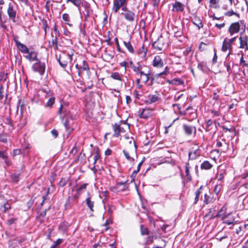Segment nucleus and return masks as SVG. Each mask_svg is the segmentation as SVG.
Segmentation results:
<instances>
[{"mask_svg": "<svg viewBox=\"0 0 248 248\" xmlns=\"http://www.w3.org/2000/svg\"><path fill=\"white\" fill-rule=\"evenodd\" d=\"M240 23L242 24L241 21L233 22L230 25L228 30V32L230 36H232L239 32L240 30Z\"/></svg>", "mask_w": 248, "mask_h": 248, "instance_id": "nucleus-1", "label": "nucleus"}, {"mask_svg": "<svg viewBox=\"0 0 248 248\" xmlns=\"http://www.w3.org/2000/svg\"><path fill=\"white\" fill-rule=\"evenodd\" d=\"M32 68L35 72H37L42 75L45 72V64L38 60L32 65Z\"/></svg>", "mask_w": 248, "mask_h": 248, "instance_id": "nucleus-2", "label": "nucleus"}, {"mask_svg": "<svg viewBox=\"0 0 248 248\" xmlns=\"http://www.w3.org/2000/svg\"><path fill=\"white\" fill-rule=\"evenodd\" d=\"M72 54L68 53L62 56H60L59 59V62L61 66L64 68L67 65L68 62L72 61Z\"/></svg>", "mask_w": 248, "mask_h": 248, "instance_id": "nucleus-3", "label": "nucleus"}, {"mask_svg": "<svg viewBox=\"0 0 248 248\" xmlns=\"http://www.w3.org/2000/svg\"><path fill=\"white\" fill-rule=\"evenodd\" d=\"M129 0H114L112 11L114 13H117L118 10L124 6L127 5V2Z\"/></svg>", "mask_w": 248, "mask_h": 248, "instance_id": "nucleus-4", "label": "nucleus"}, {"mask_svg": "<svg viewBox=\"0 0 248 248\" xmlns=\"http://www.w3.org/2000/svg\"><path fill=\"white\" fill-rule=\"evenodd\" d=\"M200 155L199 147L197 145L193 146L190 150L188 156L190 159H195Z\"/></svg>", "mask_w": 248, "mask_h": 248, "instance_id": "nucleus-5", "label": "nucleus"}, {"mask_svg": "<svg viewBox=\"0 0 248 248\" xmlns=\"http://www.w3.org/2000/svg\"><path fill=\"white\" fill-rule=\"evenodd\" d=\"M164 65V62L160 56L156 55L153 61V66L157 68H161Z\"/></svg>", "mask_w": 248, "mask_h": 248, "instance_id": "nucleus-6", "label": "nucleus"}, {"mask_svg": "<svg viewBox=\"0 0 248 248\" xmlns=\"http://www.w3.org/2000/svg\"><path fill=\"white\" fill-rule=\"evenodd\" d=\"M154 109L150 108H145L142 109V111L139 114L140 117L141 118L147 119L152 115Z\"/></svg>", "mask_w": 248, "mask_h": 248, "instance_id": "nucleus-7", "label": "nucleus"}, {"mask_svg": "<svg viewBox=\"0 0 248 248\" xmlns=\"http://www.w3.org/2000/svg\"><path fill=\"white\" fill-rule=\"evenodd\" d=\"M183 127L185 133L187 135H191L192 134V133H193L194 135L196 134V129L195 126L186 124H184Z\"/></svg>", "mask_w": 248, "mask_h": 248, "instance_id": "nucleus-8", "label": "nucleus"}, {"mask_svg": "<svg viewBox=\"0 0 248 248\" xmlns=\"http://www.w3.org/2000/svg\"><path fill=\"white\" fill-rule=\"evenodd\" d=\"M122 15H124V18L128 21L132 23L135 18V14L131 11H126L125 13H122Z\"/></svg>", "mask_w": 248, "mask_h": 248, "instance_id": "nucleus-9", "label": "nucleus"}, {"mask_svg": "<svg viewBox=\"0 0 248 248\" xmlns=\"http://www.w3.org/2000/svg\"><path fill=\"white\" fill-rule=\"evenodd\" d=\"M240 48L247 50L248 46V37L246 35H243L239 37Z\"/></svg>", "mask_w": 248, "mask_h": 248, "instance_id": "nucleus-10", "label": "nucleus"}, {"mask_svg": "<svg viewBox=\"0 0 248 248\" xmlns=\"http://www.w3.org/2000/svg\"><path fill=\"white\" fill-rule=\"evenodd\" d=\"M26 54L27 55L25 56V57L30 62H36L38 60L37 57V54L36 52L34 51H29V52Z\"/></svg>", "mask_w": 248, "mask_h": 248, "instance_id": "nucleus-11", "label": "nucleus"}, {"mask_svg": "<svg viewBox=\"0 0 248 248\" xmlns=\"http://www.w3.org/2000/svg\"><path fill=\"white\" fill-rule=\"evenodd\" d=\"M227 50H229V52L227 55V56H229L232 50V46L227 41V39H225L222 43L221 50L223 52H226Z\"/></svg>", "mask_w": 248, "mask_h": 248, "instance_id": "nucleus-12", "label": "nucleus"}, {"mask_svg": "<svg viewBox=\"0 0 248 248\" xmlns=\"http://www.w3.org/2000/svg\"><path fill=\"white\" fill-rule=\"evenodd\" d=\"M115 188L117 192L123 191L128 188V185L126 182H118Z\"/></svg>", "mask_w": 248, "mask_h": 248, "instance_id": "nucleus-13", "label": "nucleus"}, {"mask_svg": "<svg viewBox=\"0 0 248 248\" xmlns=\"http://www.w3.org/2000/svg\"><path fill=\"white\" fill-rule=\"evenodd\" d=\"M23 239H15L10 241L9 243V248H19V244L24 241Z\"/></svg>", "mask_w": 248, "mask_h": 248, "instance_id": "nucleus-14", "label": "nucleus"}, {"mask_svg": "<svg viewBox=\"0 0 248 248\" xmlns=\"http://www.w3.org/2000/svg\"><path fill=\"white\" fill-rule=\"evenodd\" d=\"M16 43L17 47L20 50L22 53L26 54L29 52V49L25 45L17 41H16Z\"/></svg>", "mask_w": 248, "mask_h": 248, "instance_id": "nucleus-15", "label": "nucleus"}, {"mask_svg": "<svg viewBox=\"0 0 248 248\" xmlns=\"http://www.w3.org/2000/svg\"><path fill=\"white\" fill-rule=\"evenodd\" d=\"M172 10L174 12H182L184 10V5L180 2L176 1L173 4Z\"/></svg>", "mask_w": 248, "mask_h": 248, "instance_id": "nucleus-16", "label": "nucleus"}, {"mask_svg": "<svg viewBox=\"0 0 248 248\" xmlns=\"http://www.w3.org/2000/svg\"><path fill=\"white\" fill-rule=\"evenodd\" d=\"M230 216V214H228L226 216H224L222 217V219L224 220L223 222L228 225H234L236 221L232 217L228 219V217H229Z\"/></svg>", "mask_w": 248, "mask_h": 248, "instance_id": "nucleus-17", "label": "nucleus"}, {"mask_svg": "<svg viewBox=\"0 0 248 248\" xmlns=\"http://www.w3.org/2000/svg\"><path fill=\"white\" fill-rule=\"evenodd\" d=\"M159 98L157 95H152L149 96L148 99L146 100V103L148 104H150L153 103H155L158 101Z\"/></svg>", "mask_w": 248, "mask_h": 248, "instance_id": "nucleus-18", "label": "nucleus"}, {"mask_svg": "<svg viewBox=\"0 0 248 248\" xmlns=\"http://www.w3.org/2000/svg\"><path fill=\"white\" fill-rule=\"evenodd\" d=\"M150 74L151 70L150 68L148 66H146L145 67H143L142 71H141L138 75H140V77L143 76H149Z\"/></svg>", "mask_w": 248, "mask_h": 248, "instance_id": "nucleus-19", "label": "nucleus"}, {"mask_svg": "<svg viewBox=\"0 0 248 248\" xmlns=\"http://www.w3.org/2000/svg\"><path fill=\"white\" fill-rule=\"evenodd\" d=\"M146 65L138 64V66L133 65L132 69L133 71L136 73L137 75H138L141 71L143 68V67H145Z\"/></svg>", "mask_w": 248, "mask_h": 248, "instance_id": "nucleus-20", "label": "nucleus"}, {"mask_svg": "<svg viewBox=\"0 0 248 248\" xmlns=\"http://www.w3.org/2000/svg\"><path fill=\"white\" fill-rule=\"evenodd\" d=\"M193 23L199 29L202 27V24L201 20L198 17H195L192 19Z\"/></svg>", "mask_w": 248, "mask_h": 248, "instance_id": "nucleus-21", "label": "nucleus"}, {"mask_svg": "<svg viewBox=\"0 0 248 248\" xmlns=\"http://www.w3.org/2000/svg\"><path fill=\"white\" fill-rule=\"evenodd\" d=\"M86 202L91 211H93V207L94 206V202L91 201L90 197L86 198Z\"/></svg>", "mask_w": 248, "mask_h": 248, "instance_id": "nucleus-22", "label": "nucleus"}, {"mask_svg": "<svg viewBox=\"0 0 248 248\" xmlns=\"http://www.w3.org/2000/svg\"><path fill=\"white\" fill-rule=\"evenodd\" d=\"M212 167V165L209 163V161H204L201 166L202 169L209 170Z\"/></svg>", "mask_w": 248, "mask_h": 248, "instance_id": "nucleus-23", "label": "nucleus"}, {"mask_svg": "<svg viewBox=\"0 0 248 248\" xmlns=\"http://www.w3.org/2000/svg\"><path fill=\"white\" fill-rule=\"evenodd\" d=\"M113 129L114 131V135L117 137H118L121 133V126L117 124H115L113 125Z\"/></svg>", "mask_w": 248, "mask_h": 248, "instance_id": "nucleus-24", "label": "nucleus"}, {"mask_svg": "<svg viewBox=\"0 0 248 248\" xmlns=\"http://www.w3.org/2000/svg\"><path fill=\"white\" fill-rule=\"evenodd\" d=\"M124 44L130 52L134 53V48L130 42L124 41Z\"/></svg>", "mask_w": 248, "mask_h": 248, "instance_id": "nucleus-25", "label": "nucleus"}, {"mask_svg": "<svg viewBox=\"0 0 248 248\" xmlns=\"http://www.w3.org/2000/svg\"><path fill=\"white\" fill-rule=\"evenodd\" d=\"M8 14L9 16L11 18H15L16 17V12L13 10L12 6H11L10 5H9V8L8 9Z\"/></svg>", "mask_w": 248, "mask_h": 248, "instance_id": "nucleus-26", "label": "nucleus"}, {"mask_svg": "<svg viewBox=\"0 0 248 248\" xmlns=\"http://www.w3.org/2000/svg\"><path fill=\"white\" fill-rule=\"evenodd\" d=\"M217 146L218 147H223L224 151H225L228 149V145L225 141L222 142L220 141H217Z\"/></svg>", "mask_w": 248, "mask_h": 248, "instance_id": "nucleus-27", "label": "nucleus"}, {"mask_svg": "<svg viewBox=\"0 0 248 248\" xmlns=\"http://www.w3.org/2000/svg\"><path fill=\"white\" fill-rule=\"evenodd\" d=\"M188 165H189V164H188V163L186 164L185 171H186V176L187 178V179L190 181L191 179V176L190 175V173H189V167Z\"/></svg>", "mask_w": 248, "mask_h": 248, "instance_id": "nucleus-28", "label": "nucleus"}, {"mask_svg": "<svg viewBox=\"0 0 248 248\" xmlns=\"http://www.w3.org/2000/svg\"><path fill=\"white\" fill-rule=\"evenodd\" d=\"M110 77L114 79L119 80L121 81V76L118 72H115L111 74Z\"/></svg>", "mask_w": 248, "mask_h": 248, "instance_id": "nucleus-29", "label": "nucleus"}, {"mask_svg": "<svg viewBox=\"0 0 248 248\" xmlns=\"http://www.w3.org/2000/svg\"><path fill=\"white\" fill-rule=\"evenodd\" d=\"M225 210H226V208L224 206L219 211V212H218L217 215L216 216V217H221V216L224 217V216H225L224 215V212H225Z\"/></svg>", "mask_w": 248, "mask_h": 248, "instance_id": "nucleus-30", "label": "nucleus"}, {"mask_svg": "<svg viewBox=\"0 0 248 248\" xmlns=\"http://www.w3.org/2000/svg\"><path fill=\"white\" fill-rule=\"evenodd\" d=\"M123 153L124 154V155L125 156V157H126V158L130 162H133L134 160V159L132 157H131L130 155H129V154L128 152H127L125 150H124L123 151Z\"/></svg>", "mask_w": 248, "mask_h": 248, "instance_id": "nucleus-31", "label": "nucleus"}, {"mask_svg": "<svg viewBox=\"0 0 248 248\" xmlns=\"http://www.w3.org/2000/svg\"><path fill=\"white\" fill-rule=\"evenodd\" d=\"M233 15L236 16L238 17H239V14H237L236 13L234 12L233 11V10H229V11H227V12L225 13V14H224L225 16H231Z\"/></svg>", "mask_w": 248, "mask_h": 248, "instance_id": "nucleus-32", "label": "nucleus"}, {"mask_svg": "<svg viewBox=\"0 0 248 248\" xmlns=\"http://www.w3.org/2000/svg\"><path fill=\"white\" fill-rule=\"evenodd\" d=\"M159 43L160 41L158 40L157 41L154 42L153 44V46L155 48L157 49L158 50H162L163 47L161 46H159Z\"/></svg>", "mask_w": 248, "mask_h": 248, "instance_id": "nucleus-33", "label": "nucleus"}, {"mask_svg": "<svg viewBox=\"0 0 248 248\" xmlns=\"http://www.w3.org/2000/svg\"><path fill=\"white\" fill-rule=\"evenodd\" d=\"M140 232L141 235H146L148 233V229L143 225L140 226Z\"/></svg>", "mask_w": 248, "mask_h": 248, "instance_id": "nucleus-34", "label": "nucleus"}, {"mask_svg": "<svg viewBox=\"0 0 248 248\" xmlns=\"http://www.w3.org/2000/svg\"><path fill=\"white\" fill-rule=\"evenodd\" d=\"M8 141L7 137L5 135L1 134L0 135V142L3 143H7Z\"/></svg>", "mask_w": 248, "mask_h": 248, "instance_id": "nucleus-35", "label": "nucleus"}, {"mask_svg": "<svg viewBox=\"0 0 248 248\" xmlns=\"http://www.w3.org/2000/svg\"><path fill=\"white\" fill-rule=\"evenodd\" d=\"M55 102V98L54 97H51L46 103V106L51 107Z\"/></svg>", "mask_w": 248, "mask_h": 248, "instance_id": "nucleus-36", "label": "nucleus"}, {"mask_svg": "<svg viewBox=\"0 0 248 248\" xmlns=\"http://www.w3.org/2000/svg\"><path fill=\"white\" fill-rule=\"evenodd\" d=\"M146 49L143 46L142 47V50L139 52V55L141 58H145L146 56Z\"/></svg>", "mask_w": 248, "mask_h": 248, "instance_id": "nucleus-37", "label": "nucleus"}, {"mask_svg": "<svg viewBox=\"0 0 248 248\" xmlns=\"http://www.w3.org/2000/svg\"><path fill=\"white\" fill-rule=\"evenodd\" d=\"M59 113L61 115V117H64L66 114V110H63V108L62 105L61 106V107L59 109Z\"/></svg>", "mask_w": 248, "mask_h": 248, "instance_id": "nucleus-38", "label": "nucleus"}, {"mask_svg": "<svg viewBox=\"0 0 248 248\" xmlns=\"http://www.w3.org/2000/svg\"><path fill=\"white\" fill-rule=\"evenodd\" d=\"M221 186L219 185H217L214 189V192L215 193H216L217 195L221 189Z\"/></svg>", "mask_w": 248, "mask_h": 248, "instance_id": "nucleus-39", "label": "nucleus"}, {"mask_svg": "<svg viewBox=\"0 0 248 248\" xmlns=\"http://www.w3.org/2000/svg\"><path fill=\"white\" fill-rule=\"evenodd\" d=\"M168 70H169L168 67L166 66L165 68V70L164 71L157 74V77H160L162 76L163 75H167L168 73Z\"/></svg>", "mask_w": 248, "mask_h": 248, "instance_id": "nucleus-40", "label": "nucleus"}, {"mask_svg": "<svg viewBox=\"0 0 248 248\" xmlns=\"http://www.w3.org/2000/svg\"><path fill=\"white\" fill-rule=\"evenodd\" d=\"M12 181L14 182H17L18 181L19 175L17 174H13L11 176Z\"/></svg>", "mask_w": 248, "mask_h": 248, "instance_id": "nucleus-41", "label": "nucleus"}, {"mask_svg": "<svg viewBox=\"0 0 248 248\" xmlns=\"http://www.w3.org/2000/svg\"><path fill=\"white\" fill-rule=\"evenodd\" d=\"M64 126L67 132H70L71 129L69 126V122L68 120H66L64 123Z\"/></svg>", "mask_w": 248, "mask_h": 248, "instance_id": "nucleus-42", "label": "nucleus"}, {"mask_svg": "<svg viewBox=\"0 0 248 248\" xmlns=\"http://www.w3.org/2000/svg\"><path fill=\"white\" fill-rule=\"evenodd\" d=\"M200 194H201V191H200V189H198L195 192L196 197L195 198V203H196L198 201L199 196H200Z\"/></svg>", "mask_w": 248, "mask_h": 248, "instance_id": "nucleus-43", "label": "nucleus"}, {"mask_svg": "<svg viewBox=\"0 0 248 248\" xmlns=\"http://www.w3.org/2000/svg\"><path fill=\"white\" fill-rule=\"evenodd\" d=\"M149 76H143L142 77H140V78L143 82L145 83L149 80Z\"/></svg>", "mask_w": 248, "mask_h": 248, "instance_id": "nucleus-44", "label": "nucleus"}, {"mask_svg": "<svg viewBox=\"0 0 248 248\" xmlns=\"http://www.w3.org/2000/svg\"><path fill=\"white\" fill-rule=\"evenodd\" d=\"M62 19L63 20H64L66 22H68L70 21V17L69 16V15L67 14H63L62 15Z\"/></svg>", "mask_w": 248, "mask_h": 248, "instance_id": "nucleus-45", "label": "nucleus"}, {"mask_svg": "<svg viewBox=\"0 0 248 248\" xmlns=\"http://www.w3.org/2000/svg\"><path fill=\"white\" fill-rule=\"evenodd\" d=\"M82 63H83V64L81 67V68L83 70L88 71L89 70V68L88 67V64L86 63L85 61H83Z\"/></svg>", "mask_w": 248, "mask_h": 248, "instance_id": "nucleus-46", "label": "nucleus"}, {"mask_svg": "<svg viewBox=\"0 0 248 248\" xmlns=\"http://www.w3.org/2000/svg\"><path fill=\"white\" fill-rule=\"evenodd\" d=\"M71 2L77 7H79L81 4L80 0H71Z\"/></svg>", "mask_w": 248, "mask_h": 248, "instance_id": "nucleus-47", "label": "nucleus"}, {"mask_svg": "<svg viewBox=\"0 0 248 248\" xmlns=\"http://www.w3.org/2000/svg\"><path fill=\"white\" fill-rule=\"evenodd\" d=\"M124 138L127 140V142L130 143V144H131L132 142L134 143V146L135 147V149H136V146H135V141H134V140L133 139V138H129L128 137H127V136H125L124 137Z\"/></svg>", "mask_w": 248, "mask_h": 248, "instance_id": "nucleus-48", "label": "nucleus"}, {"mask_svg": "<svg viewBox=\"0 0 248 248\" xmlns=\"http://www.w3.org/2000/svg\"><path fill=\"white\" fill-rule=\"evenodd\" d=\"M240 64H242L244 66H248V64L243 59V55H242V57L240 59Z\"/></svg>", "mask_w": 248, "mask_h": 248, "instance_id": "nucleus-49", "label": "nucleus"}, {"mask_svg": "<svg viewBox=\"0 0 248 248\" xmlns=\"http://www.w3.org/2000/svg\"><path fill=\"white\" fill-rule=\"evenodd\" d=\"M225 25V23H223L222 24H217V23H216L215 24V27H216L217 29H222V28H223Z\"/></svg>", "mask_w": 248, "mask_h": 248, "instance_id": "nucleus-50", "label": "nucleus"}, {"mask_svg": "<svg viewBox=\"0 0 248 248\" xmlns=\"http://www.w3.org/2000/svg\"><path fill=\"white\" fill-rule=\"evenodd\" d=\"M236 38V37H233L231 39H227V41L232 46V44L235 40Z\"/></svg>", "mask_w": 248, "mask_h": 248, "instance_id": "nucleus-51", "label": "nucleus"}, {"mask_svg": "<svg viewBox=\"0 0 248 248\" xmlns=\"http://www.w3.org/2000/svg\"><path fill=\"white\" fill-rule=\"evenodd\" d=\"M6 79V76L3 73L0 74V82L4 81Z\"/></svg>", "mask_w": 248, "mask_h": 248, "instance_id": "nucleus-52", "label": "nucleus"}, {"mask_svg": "<svg viewBox=\"0 0 248 248\" xmlns=\"http://www.w3.org/2000/svg\"><path fill=\"white\" fill-rule=\"evenodd\" d=\"M7 157V155L5 154L4 151H1L0 150V158L5 159Z\"/></svg>", "mask_w": 248, "mask_h": 248, "instance_id": "nucleus-53", "label": "nucleus"}, {"mask_svg": "<svg viewBox=\"0 0 248 248\" xmlns=\"http://www.w3.org/2000/svg\"><path fill=\"white\" fill-rule=\"evenodd\" d=\"M173 81L177 84H183V81L180 79H177V78L174 79Z\"/></svg>", "mask_w": 248, "mask_h": 248, "instance_id": "nucleus-54", "label": "nucleus"}, {"mask_svg": "<svg viewBox=\"0 0 248 248\" xmlns=\"http://www.w3.org/2000/svg\"><path fill=\"white\" fill-rule=\"evenodd\" d=\"M51 133L54 138H56L58 136V132L55 129H53L51 131Z\"/></svg>", "mask_w": 248, "mask_h": 248, "instance_id": "nucleus-55", "label": "nucleus"}, {"mask_svg": "<svg viewBox=\"0 0 248 248\" xmlns=\"http://www.w3.org/2000/svg\"><path fill=\"white\" fill-rule=\"evenodd\" d=\"M42 91L44 93H46L47 95L48 96H50L51 95V93L50 92V91L49 90H47L46 89H42Z\"/></svg>", "mask_w": 248, "mask_h": 248, "instance_id": "nucleus-56", "label": "nucleus"}, {"mask_svg": "<svg viewBox=\"0 0 248 248\" xmlns=\"http://www.w3.org/2000/svg\"><path fill=\"white\" fill-rule=\"evenodd\" d=\"M127 64V62H126L125 61H124V62H121L120 63V65L121 67H124L125 68V70H126V65Z\"/></svg>", "mask_w": 248, "mask_h": 248, "instance_id": "nucleus-57", "label": "nucleus"}, {"mask_svg": "<svg viewBox=\"0 0 248 248\" xmlns=\"http://www.w3.org/2000/svg\"><path fill=\"white\" fill-rule=\"evenodd\" d=\"M62 239H58L56 241H55L54 243V244L53 245H56V246H58V245L59 244H60L61 243H62Z\"/></svg>", "mask_w": 248, "mask_h": 248, "instance_id": "nucleus-58", "label": "nucleus"}, {"mask_svg": "<svg viewBox=\"0 0 248 248\" xmlns=\"http://www.w3.org/2000/svg\"><path fill=\"white\" fill-rule=\"evenodd\" d=\"M125 98H126V103L127 104H129V103H130L131 102L132 99L129 96L126 95L125 97Z\"/></svg>", "mask_w": 248, "mask_h": 248, "instance_id": "nucleus-59", "label": "nucleus"}, {"mask_svg": "<svg viewBox=\"0 0 248 248\" xmlns=\"http://www.w3.org/2000/svg\"><path fill=\"white\" fill-rule=\"evenodd\" d=\"M217 55L216 53L215 52L214 55V57L213 58V62L214 63H216L217 62Z\"/></svg>", "mask_w": 248, "mask_h": 248, "instance_id": "nucleus-60", "label": "nucleus"}, {"mask_svg": "<svg viewBox=\"0 0 248 248\" xmlns=\"http://www.w3.org/2000/svg\"><path fill=\"white\" fill-rule=\"evenodd\" d=\"M99 155L97 154H96L93 156L94 163H96V161L99 159Z\"/></svg>", "mask_w": 248, "mask_h": 248, "instance_id": "nucleus-61", "label": "nucleus"}, {"mask_svg": "<svg viewBox=\"0 0 248 248\" xmlns=\"http://www.w3.org/2000/svg\"><path fill=\"white\" fill-rule=\"evenodd\" d=\"M87 184H84L82 185H81L80 187H79L78 190H81L83 189H85L86 188Z\"/></svg>", "mask_w": 248, "mask_h": 248, "instance_id": "nucleus-62", "label": "nucleus"}, {"mask_svg": "<svg viewBox=\"0 0 248 248\" xmlns=\"http://www.w3.org/2000/svg\"><path fill=\"white\" fill-rule=\"evenodd\" d=\"M52 44L53 45H56L57 44V37L55 36L54 38H53L52 39Z\"/></svg>", "mask_w": 248, "mask_h": 248, "instance_id": "nucleus-63", "label": "nucleus"}, {"mask_svg": "<svg viewBox=\"0 0 248 248\" xmlns=\"http://www.w3.org/2000/svg\"><path fill=\"white\" fill-rule=\"evenodd\" d=\"M113 207H110V206L109 207V208L108 209V214L109 215H111L112 214V212H113Z\"/></svg>", "mask_w": 248, "mask_h": 248, "instance_id": "nucleus-64", "label": "nucleus"}]
</instances>
